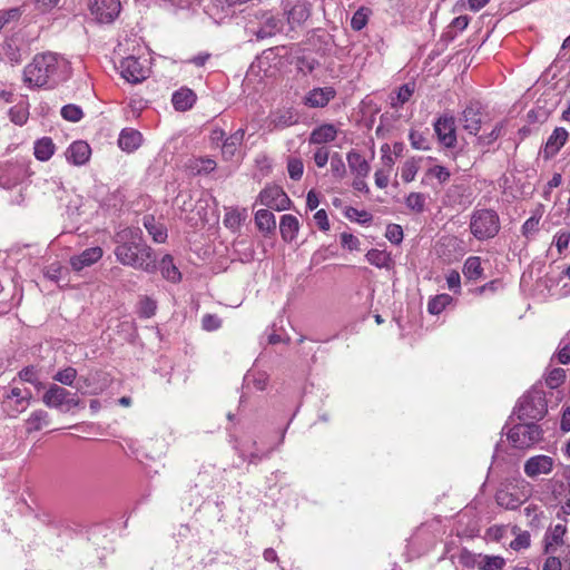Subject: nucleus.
<instances>
[{"label": "nucleus", "mask_w": 570, "mask_h": 570, "mask_svg": "<svg viewBox=\"0 0 570 570\" xmlns=\"http://www.w3.org/2000/svg\"><path fill=\"white\" fill-rule=\"evenodd\" d=\"M76 377H77V370L71 366L62 368L53 375L55 381H57L63 385H67V386H71L73 384Z\"/></svg>", "instance_id": "46"}, {"label": "nucleus", "mask_w": 570, "mask_h": 570, "mask_svg": "<svg viewBox=\"0 0 570 570\" xmlns=\"http://www.w3.org/2000/svg\"><path fill=\"white\" fill-rule=\"evenodd\" d=\"M299 229L298 219L289 214L283 215L279 223V232L285 242L295 239Z\"/></svg>", "instance_id": "27"}, {"label": "nucleus", "mask_w": 570, "mask_h": 570, "mask_svg": "<svg viewBox=\"0 0 570 570\" xmlns=\"http://www.w3.org/2000/svg\"><path fill=\"white\" fill-rule=\"evenodd\" d=\"M196 99V94L191 89L180 88L174 92L171 102L176 110L186 111L194 106Z\"/></svg>", "instance_id": "24"}, {"label": "nucleus", "mask_w": 570, "mask_h": 570, "mask_svg": "<svg viewBox=\"0 0 570 570\" xmlns=\"http://www.w3.org/2000/svg\"><path fill=\"white\" fill-rule=\"evenodd\" d=\"M61 116L68 121L77 122L83 117V112L79 106L70 104L61 108Z\"/></svg>", "instance_id": "47"}, {"label": "nucleus", "mask_w": 570, "mask_h": 570, "mask_svg": "<svg viewBox=\"0 0 570 570\" xmlns=\"http://www.w3.org/2000/svg\"><path fill=\"white\" fill-rule=\"evenodd\" d=\"M385 237L393 244H400L403 239L402 227L396 224H390L386 228Z\"/></svg>", "instance_id": "56"}, {"label": "nucleus", "mask_w": 570, "mask_h": 570, "mask_svg": "<svg viewBox=\"0 0 570 570\" xmlns=\"http://www.w3.org/2000/svg\"><path fill=\"white\" fill-rule=\"evenodd\" d=\"M508 439L518 449H528L542 439V430L534 423L514 425L508 433Z\"/></svg>", "instance_id": "6"}, {"label": "nucleus", "mask_w": 570, "mask_h": 570, "mask_svg": "<svg viewBox=\"0 0 570 570\" xmlns=\"http://www.w3.org/2000/svg\"><path fill=\"white\" fill-rule=\"evenodd\" d=\"M370 12V9L364 7L357 9L351 19L352 29L355 31L362 30L367 23Z\"/></svg>", "instance_id": "43"}, {"label": "nucleus", "mask_w": 570, "mask_h": 570, "mask_svg": "<svg viewBox=\"0 0 570 570\" xmlns=\"http://www.w3.org/2000/svg\"><path fill=\"white\" fill-rule=\"evenodd\" d=\"M417 170H419L417 161L413 158L407 159L402 166L401 178L405 183H411L412 180H414V178L417 174Z\"/></svg>", "instance_id": "45"}, {"label": "nucleus", "mask_w": 570, "mask_h": 570, "mask_svg": "<svg viewBox=\"0 0 570 570\" xmlns=\"http://www.w3.org/2000/svg\"><path fill=\"white\" fill-rule=\"evenodd\" d=\"M9 116L16 125H23L28 120L29 112L23 106H14L10 109Z\"/></svg>", "instance_id": "50"}, {"label": "nucleus", "mask_w": 570, "mask_h": 570, "mask_svg": "<svg viewBox=\"0 0 570 570\" xmlns=\"http://www.w3.org/2000/svg\"><path fill=\"white\" fill-rule=\"evenodd\" d=\"M451 299H452L451 296L448 294H441V295L433 297L432 299H430V302L428 304L429 313H431L433 315L440 314L441 312L444 311L446 305L450 304Z\"/></svg>", "instance_id": "40"}, {"label": "nucleus", "mask_w": 570, "mask_h": 570, "mask_svg": "<svg viewBox=\"0 0 570 570\" xmlns=\"http://www.w3.org/2000/svg\"><path fill=\"white\" fill-rule=\"evenodd\" d=\"M297 122V116L293 109H279L271 114L269 126L272 129H284Z\"/></svg>", "instance_id": "22"}, {"label": "nucleus", "mask_w": 570, "mask_h": 570, "mask_svg": "<svg viewBox=\"0 0 570 570\" xmlns=\"http://www.w3.org/2000/svg\"><path fill=\"white\" fill-rule=\"evenodd\" d=\"M144 226L148 234L153 237L156 243H165L167 239L166 227L158 223L154 216L147 215L144 217Z\"/></svg>", "instance_id": "28"}, {"label": "nucleus", "mask_w": 570, "mask_h": 570, "mask_svg": "<svg viewBox=\"0 0 570 570\" xmlns=\"http://www.w3.org/2000/svg\"><path fill=\"white\" fill-rule=\"evenodd\" d=\"M48 413L42 410L35 411L29 419L26 421V430L28 433H32L41 430L48 424Z\"/></svg>", "instance_id": "35"}, {"label": "nucleus", "mask_w": 570, "mask_h": 570, "mask_svg": "<svg viewBox=\"0 0 570 570\" xmlns=\"http://www.w3.org/2000/svg\"><path fill=\"white\" fill-rule=\"evenodd\" d=\"M157 305L156 302L149 297H144L139 302V315L149 318L155 315Z\"/></svg>", "instance_id": "51"}, {"label": "nucleus", "mask_w": 570, "mask_h": 570, "mask_svg": "<svg viewBox=\"0 0 570 570\" xmlns=\"http://www.w3.org/2000/svg\"><path fill=\"white\" fill-rule=\"evenodd\" d=\"M244 136L245 130L238 129L224 140L222 144V154L225 159H230L235 155L237 148L240 146L244 139Z\"/></svg>", "instance_id": "30"}, {"label": "nucleus", "mask_w": 570, "mask_h": 570, "mask_svg": "<svg viewBox=\"0 0 570 570\" xmlns=\"http://www.w3.org/2000/svg\"><path fill=\"white\" fill-rule=\"evenodd\" d=\"M262 205L275 209L285 210L289 207L291 199L278 186H267L258 195Z\"/></svg>", "instance_id": "11"}, {"label": "nucleus", "mask_w": 570, "mask_h": 570, "mask_svg": "<svg viewBox=\"0 0 570 570\" xmlns=\"http://www.w3.org/2000/svg\"><path fill=\"white\" fill-rule=\"evenodd\" d=\"M365 257L370 264L379 268H389L392 263L390 254L385 250L371 249Z\"/></svg>", "instance_id": "36"}, {"label": "nucleus", "mask_w": 570, "mask_h": 570, "mask_svg": "<svg viewBox=\"0 0 570 570\" xmlns=\"http://www.w3.org/2000/svg\"><path fill=\"white\" fill-rule=\"evenodd\" d=\"M247 218V210L238 209V208H232L229 209L224 218V224L229 229H237L242 225V223Z\"/></svg>", "instance_id": "37"}, {"label": "nucleus", "mask_w": 570, "mask_h": 570, "mask_svg": "<svg viewBox=\"0 0 570 570\" xmlns=\"http://www.w3.org/2000/svg\"><path fill=\"white\" fill-rule=\"evenodd\" d=\"M314 222L321 230L326 232L330 229L328 217L324 209H320L314 214Z\"/></svg>", "instance_id": "63"}, {"label": "nucleus", "mask_w": 570, "mask_h": 570, "mask_svg": "<svg viewBox=\"0 0 570 570\" xmlns=\"http://www.w3.org/2000/svg\"><path fill=\"white\" fill-rule=\"evenodd\" d=\"M141 140L142 136L139 131L135 129H124L119 135L118 145L122 150L131 153L140 146Z\"/></svg>", "instance_id": "26"}, {"label": "nucleus", "mask_w": 570, "mask_h": 570, "mask_svg": "<svg viewBox=\"0 0 570 570\" xmlns=\"http://www.w3.org/2000/svg\"><path fill=\"white\" fill-rule=\"evenodd\" d=\"M567 534V525L558 523L548 529L543 538V552L551 554L556 552V547L563 544V538Z\"/></svg>", "instance_id": "18"}, {"label": "nucleus", "mask_w": 570, "mask_h": 570, "mask_svg": "<svg viewBox=\"0 0 570 570\" xmlns=\"http://www.w3.org/2000/svg\"><path fill=\"white\" fill-rule=\"evenodd\" d=\"M335 95L333 87L314 88L304 97V104L311 108H323Z\"/></svg>", "instance_id": "17"}, {"label": "nucleus", "mask_w": 570, "mask_h": 570, "mask_svg": "<svg viewBox=\"0 0 570 570\" xmlns=\"http://www.w3.org/2000/svg\"><path fill=\"white\" fill-rule=\"evenodd\" d=\"M568 131L562 127H557L548 138L544 147V156L553 157L563 147L568 140Z\"/></svg>", "instance_id": "21"}, {"label": "nucleus", "mask_w": 570, "mask_h": 570, "mask_svg": "<svg viewBox=\"0 0 570 570\" xmlns=\"http://www.w3.org/2000/svg\"><path fill=\"white\" fill-rule=\"evenodd\" d=\"M524 514L528 518L529 525L539 527L543 511L537 504H529L524 508Z\"/></svg>", "instance_id": "49"}, {"label": "nucleus", "mask_w": 570, "mask_h": 570, "mask_svg": "<svg viewBox=\"0 0 570 570\" xmlns=\"http://www.w3.org/2000/svg\"><path fill=\"white\" fill-rule=\"evenodd\" d=\"M282 29V21L272 14H264L259 28L255 31L258 39H265L275 36Z\"/></svg>", "instance_id": "23"}, {"label": "nucleus", "mask_w": 570, "mask_h": 570, "mask_svg": "<svg viewBox=\"0 0 570 570\" xmlns=\"http://www.w3.org/2000/svg\"><path fill=\"white\" fill-rule=\"evenodd\" d=\"M159 269L163 277L169 282L177 283L181 279V274L175 266L173 257L170 255H165L161 258Z\"/></svg>", "instance_id": "31"}, {"label": "nucleus", "mask_w": 570, "mask_h": 570, "mask_svg": "<svg viewBox=\"0 0 570 570\" xmlns=\"http://www.w3.org/2000/svg\"><path fill=\"white\" fill-rule=\"evenodd\" d=\"M546 412V401L541 395L525 396L519 406L520 417L540 420Z\"/></svg>", "instance_id": "14"}, {"label": "nucleus", "mask_w": 570, "mask_h": 570, "mask_svg": "<svg viewBox=\"0 0 570 570\" xmlns=\"http://www.w3.org/2000/svg\"><path fill=\"white\" fill-rule=\"evenodd\" d=\"M115 256L120 264L149 274L156 272L155 253L144 242L139 228L127 227L118 232L115 236Z\"/></svg>", "instance_id": "1"}, {"label": "nucleus", "mask_w": 570, "mask_h": 570, "mask_svg": "<svg viewBox=\"0 0 570 570\" xmlns=\"http://www.w3.org/2000/svg\"><path fill=\"white\" fill-rule=\"evenodd\" d=\"M409 138H410V141H411V146L414 149L428 150L430 148L428 139L425 138V136L423 134H421L419 131L412 130L410 132Z\"/></svg>", "instance_id": "52"}, {"label": "nucleus", "mask_w": 570, "mask_h": 570, "mask_svg": "<svg viewBox=\"0 0 570 570\" xmlns=\"http://www.w3.org/2000/svg\"><path fill=\"white\" fill-rule=\"evenodd\" d=\"M346 159L350 170L354 176H368L371 166L368 161L358 151H348Z\"/></svg>", "instance_id": "25"}, {"label": "nucleus", "mask_w": 570, "mask_h": 570, "mask_svg": "<svg viewBox=\"0 0 570 570\" xmlns=\"http://www.w3.org/2000/svg\"><path fill=\"white\" fill-rule=\"evenodd\" d=\"M530 534L529 532L524 531L517 535L514 540L511 541L510 547L513 550H522L527 549L530 546Z\"/></svg>", "instance_id": "59"}, {"label": "nucleus", "mask_w": 570, "mask_h": 570, "mask_svg": "<svg viewBox=\"0 0 570 570\" xmlns=\"http://www.w3.org/2000/svg\"><path fill=\"white\" fill-rule=\"evenodd\" d=\"M502 128H503L502 124H497L490 134L482 135V136L478 137V139H476L478 144L481 146L491 145L493 141H495L500 137Z\"/></svg>", "instance_id": "54"}, {"label": "nucleus", "mask_w": 570, "mask_h": 570, "mask_svg": "<svg viewBox=\"0 0 570 570\" xmlns=\"http://www.w3.org/2000/svg\"><path fill=\"white\" fill-rule=\"evenodd\" d=\"M463 275L471 281H476L482 277L483 268L481 266V259L478 256L469 257L463 266Z\"/></svg>", "instance_id": "34"}, {"label": "nucleus", "mask_w": 570, "mask_h": 570, "mask_svg": "<svg viewBox=\"0 0 570 570\" xmlns=\"http://www.w3.org/2000/svg\"><path fill=\"white\" fill-rule=\"evenodd\" d=\"M481 105L478 101L470 102L460 117L463 128L471 135H476L481 129L482 111Z\"/></svg>", "instance_id": "13"}, {"label": "nucleus", "mask_w": 570, "mask_h": 570, "mask_svg": "<svg viewBox=\"0 0 570 570\" xmlns=\"http://www.w3.org/2000/svg\"><path fill=\"white\" fill-rule=\"evenodd\" d=\"M56 146L50 137H42L35 142L33 155L40 161H48L55 154Z\"/></svg>", "instance_id": "29"}, {"label": "nucleus", "mask_w": 570, "mask_h": 570, "mask_svg": "<svg viewBox=\"0 0 570 570\" xmlns=\"http://www.w3.org/2000/svg\"><path fill=\"white\" fill-rule=\"evenodd\" d=\"M66 159L73 166H82L87 164L91 156L90 146L83 140H77L70 144L65 153Z\"/></svg>", "instance_id": "16"}, {"label": "nucleus", "mask_w": 570, "mask_h": 570, "mask_svg": "<svg viewBox=\"0 0 570 570\" xmlns=\"http://www.w3.org/2000/svg\"><path fill=\"white\" fill-rule=\"evenodd\" d=\"M217 164L212 158H197L190 165L196 174H209L215 170Z\"/></svg>", "instance_id": "42"}, {"label": "nucleus", "mask_w": 570, "mask_h": 570, "mask_svg": "<svg viewBox=\"0 0 570 570\" xmlns=\"http://www.w3.org/2000/svg\"><path fill=\"white\" fill-rule=\"evenodd\" d=\"M331 171L337 179H342L346 174L345 164L338 153H334L331 157Z\"/></svg>", "instance_id": "48"}, {"label": "nucleus", "mask_w": 570, "mask_h": 570, "mask_svg": "<svg viewBox=\"0 0 570 570\" xmlns=\"http://www.w3.org/2000/svg\"><path fill=\"white\" fill-rule=\"evenodd\" d=\"M346 217L350 219H356L360 223H367L372 219L371 214L365 210H357L353 207L346 209Z\"/></svg>", "instance_id": "60"}, {"label": "nucleus", "mask_w": 570, "mask_h": 570, "mask_svg": "<svg viewBox=\"0 0 570 570\" xmlns=\"http://www.w3.org/2000/svg\"><path fill=\"white\" fill-rule=\"evenodd\" d=\"M566 380V371L561 367L551 368L546 376V384L550 389H558Z\"/></svg>", "instance_id": "41"}, {"label": "nucleus", "mask_w": 570, "mask_h": 570, "mask_svg": "<svg viewBox=\"0 0 570 570\" xmlns=\"http://www.w3.org/2000/svg\"><path fill=\"white\" fill-rule=\"evenodd\" d=\"M90 14L99 23L114 22L121 11L120 0H91Z\"/></svg>", "instance_id": "7"}, {"label": "nucleus", "mask_w": 570, "mask_h": 570, "mask_svg": "<svg viewBox=\"0 0 570 570\" xmlns=\"http://www.w3.org/2000/svg\"><path fill=\"white\" fill-rule=\"evenodd\" d=\"M102 255V248L100 246H95L86 248L78 255L71 256L69 263L73 271L80 272L83 268L96 264L99 259H101Z\"/></svg>", "instance_id": "15"}, {"label": "nucleus", "mask_w": 570, "mask_h": 570, "mask_svg": "<svg viewBox=\"0 0 570 570\" xmlns=\"http://www.w3.org/2000/svg\"><path fill=\"white\" fill-rule=\"evenodd\" d=\"M42 402L51 409L61 412H69L71 409L81 404L75 393L69 392L62 386L51 384L42 396Z\"/></svg>", "instance_id": "5"}, {"label": "nucleus", "mask_w": 570, "mask_h": 570, "mask_svg": "<svg viewBox=\"0 0 570 570\" xmlns=\"http://www.w3.org/2000/svg\"><path fill=\"white\" fill-rule=\"evenodd\" d=\"M341 244L348 250H360V239L350 233L341 234Z\"/></svg>", "instance_id": "58"}, {"label": "nucleus", "mask_w": 570, "mask_h": 570, "mask_svg": "<svg viewBox=\"0 0 570 570\" xmlns=\"http://www.w3.org/2000/svg\"><path fill=\"white\" fill-rule=\"evenodd\" d=\"M119 68L121 77L130 83L141 82L149 75V69L138 58L131 56L122 59Z\"/></svg>", "instance_id": "10"}, {"label": "nucleus", "mask_w": 570, "mask_h": 570, "mask_svg": "<svg viewBox=\"0 0 570 570\" xmlns=\"http://www.w3.org/2000/svg\"><path fill=\"white\" fill-rule=\"evenodd\" d=\"M414 92L413 83H405L399 88L395 97H391V107L399 108L410 100Z\"/></svg>", "instance_id": "39"}, {"label": "nucleus", "mask_w": 570, "mask_h": 570, "mask_svg": "<svg viewBox=\"0 0 570 570\" xmlns=\"http://www.w3.org/2000/svg\"><path fill=\"white\" fill-rule=\"evenodd\" d=\"M31 392L27 389L12 387L2 401L3 411L11 417L18 416L29 406Z\"/></svg>", "instance_id": "8"}, {"label": "nucleus", "mask_w": 570, "mask_h": 570, "mask_svg": "<svg viewBox=\"0 0 570 570\" xmlns=\"http://www.w3.org/2000/svg\"><path fill=\"white\" fill-rule=\"evenodd\" d=\"M287 21L291 28L304 23L311 16V3L307 0H297V2L286 11Z\"/></svg>", "instance_id": "19"}, {"label": "nucleus", "mask_w": 570, "mask_h": 570, "mask_svg": "<svg viewBox=\"0 0 570 570\" xmlns=\"http://www.w3.org/2000/svg\"><path fill=\"white\" fill-rule=\"evenodd\" d=\"M255 223L259 230L272 232L276 227L275 216L267 209H259L255 214Z\"/></svg>", "instance_id": "33"}, {"label": "nucleus", "mask_w": 570, "mask_h": 570, "mask_svg": "<svg viewBox=\"0 0 570 570\" xmlns=\"http://www.w3.org/2000/svg\"><path fill=\"white\" fill-rule=\"evenodd\" d=\"M434 131L441 145L452 148L456 144L455 119L450 114L440 116L434 122Z\"/></svg>", "instance_id": "9"}, {"label": "nucleus", "mask_w": 570, "mask_h": 570, "mask_svg": "<svg viewBox=\"0 0 570 570\" xmlns=\"http://www.w3.org/2000/svg\"><path fill=\"white\" fill-rule=\"evenodd\" d=\"M505 561L499 556H482L475 560V566L480 570H503Z\"/></svg>", "instance_id": "32"}, {"label": "nucleus", "mask_w": 570, "mask_h": 570, "mask_svg": "<svg viewBox=\"0 0 570 570\" xmlns=\"http://www.w3.org/2000/svg\"><path fill=\"white\" fill-rule=\"evenodd\" d=\"M67 67L68 62L56 53H39L24 67L23 81L29 87L50 86L57 81L59 73L63 72Z\"/></svg>", "instance_id": "2"}, {"label": "nucleus", "mask_w": 570, "mask_h": 570, "mask_svg": "<svg viewBox=\"0 0 570 570\" xmlns=\"http://www.w3.org/2000/svg\"><path fill=\"white\" fill-rule=\"evenodd\" d=\"M534 493L533 485L522 476L508 478L495 492V502L505 510H517Z\"/></svg>", "instance_id": "3"}, {"label": "nucleus", "mask_w": 570, "mask_h": 570, "mask_svg": "<svg viewBox=\"0 0 570 570\" xmlns=\"http://www.w3.org/2000/svg\"><path fill=\"white\" fill-rule=\"evenodd\" d=\"M570 242V230L561 229L553 238V244L556 245L559 254H561L566 248H568Z\"/></svg>", "instance_id": "53"}, {"label": "nucleus", "mask_w": 570, "mask_h": 570, "mask_svg": "<svg viewBox=\"0 0 570 570\" xmlns=\"http://www.w3.org/2000/svg\"><path fill=\"white\" fill-rule=\"evenodd\" d=\"M287 171H288L291 179L299 180L304 173L303 160L298 157H288Z\"/></svg>", "instance_id": "44"}, {"label": "nucleus", "mask_w": 570, "mask_h": 570, "mask_svg": "<svg viewBox=\"0 0 570 570\" xmlns=\"http://www.w3.org/2000/svg\"><path fill=\"white\" fill-rule=\"evenodd\" d=\"M554 460L546 454H538L525 460L523 464L524 474L530 479H537L540 475H548L553 471Z\"/></svg>", "instance_id": "12"}, {"label": "nucleus", "mask_w": 570, "mask_h": 570, "mask_svg": "<svg viewBox=\"0 0 570 570\" xmlns=\"http://www.w3.org/2000/svg\"><path fill=\"white\" fill-rule=\"evenodd\" d=\"M20 17L18 8H11L9 10L0 11V30L10 21L17 20Z\"/></svg>", "instance_id": "61"}, {"label": "nucleus", "mask_w": 570, "mask_h": 570, "mask_svg": "<svg viewBox=\"0 0 570 570\" xmlns=\"http://www.w3.org/2000/svg\"><path fill=\"white\" fill-rule=\"evenodd\" d=\"M337 132L333 124H323L312 130L308 141L313 145L327 144L336 139Z\"/></svg>", "instance_id": "20"}, {"label": "nucleus", "mask_w": 570, "mask_h": 570, "mask_svg": "<svg viewBox=\"0 0 570 570\" xmlns=\"http://www.w3.org/2000/svg\"><path fill=\"white\" fill-rule=\"evenodd\" d=\"M202 326L205 331H215L222 326V320L214 314H206L203 316Z\"/></svg>", "instance_id": "57"}, {"label": "nucleus", "mask_w": 570, "mask_h": 570, "mask_svg": "<svg viewBox=\"0 0 570 570\" xmlns=\"http://www.w3.org/2000/svg\"><path fill=\"white\" fill-rule=\"evenodd\" d=\"M428 195L423 193H410L405 198L406 207L416 214H421L425 210Z\"/></svg>", "instance_id": "38"}, {"label": "nucleus", "mask_w": 570, "mask_h": 570, "mask_svg": "<svg viewBox=\"0 0 570 570\" xmlns=\"http://www.w3.org/2000/svg\"><path fill=\"white\" fill-rule=\"evenodd\" d=\"M470 230L479 240L493 238L500 230V219L492 209H476L471 215Z\"/></svg>", "instance_id": "4"}, {"label": "nucleus", "mask_w": 570, "mask_h": 570, "mask_svg": "<svg viewBox=\"0 0 570 570\" xmlns=\"http://www.w3.org/2000/svg\"><path fill=\"white\" fill-rule=\"evenodd\" d=\"M314 161L317 167L323 168L326 166L328 159H330V151L325 147H320L314 153Z\"/></svg>", "instance_id": "62"}, {"label": "nucleus", "mask_w": 570, "mask_h": 570, "mask_svg": "<svg viewBox=\"0 0 570 570\" xmlns=\"http://www.w3.org/2000/svg\"><path fill=\"white\" fill-rule=\"evenodd\" d=\"M556 357L560 364L567 365L570 363V343L564 344L559 348Z\"/></svg>", "instance_id": "64"}, {"label": "nucleus", "mask_w": 570, "mask_h": 570, "mask_svg": "<svg viewBox=\"0 0 570 570\" xmlns=\"http://www.w3.org/2000/svg\"><path fill=\"white\" fill-rule=\"evenodd\" d=\"M540 225V217L532 216L528 218L522 225V234L527 238L532 237L538 230Z\"/></svg>", "instance_id": "55"}]
</instances>
